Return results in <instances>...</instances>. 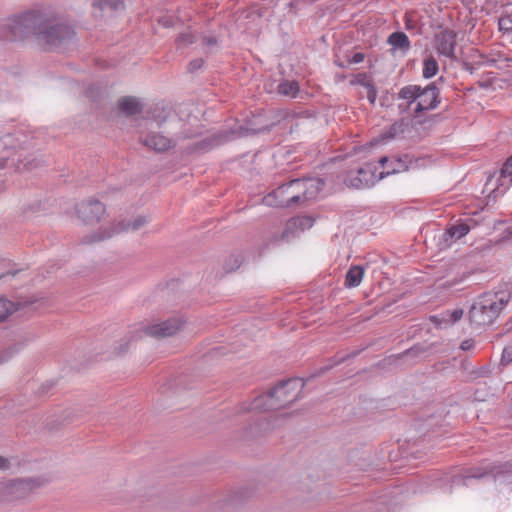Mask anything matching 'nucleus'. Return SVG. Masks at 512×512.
<instances>
[{
    "label": "nucleus",
    "mask_w": 512,
    "mask_h": 512,
    "mask_svg": "<svg viewBox=\"0 0 512 512\" xmlns=\"http://www.w3.org/2000/svg\"><path fill=\"white\" fill-rule=\"evenodd\" d=\"M12 38L34 36L43 46H58L71 39V28L47 11H29L12 18L8 24Z\"/></svg>",
    "instance_id": "f257e3e1"
},
{
    "label": "nucleus",
    "mask_w": 512,
    "mask_h": 512,
    "mask_svg": "<svg viewBox=\"0 0 512 512\" xmlns=\"http://www.w3.org/2000/svg\"><path fill=\"white\" fill-rule=\"evenodd\" d=\"M321 179H294L280 185L263 198L268 206L291 207L315 199L323 189Z\"/></svg>",
    "instance_id": "f03ea898"
},
{
    "label": "nucleus",
    "mask_w": 512,
    "mask_h": 512,
    "mask_svg": "<svg viewBox=\"0 0 512 512\" xmlns=\"http://www.w3.org/2000/svg\"><path fill=\"white\" fill-rule=\"evenodd\" d=\"M301 387L298 379L284 381L267 394L256 397L245 411L266 412L285 408L296 401Z\"/></svg>",
    "instance_id": "7ed1b4c3"
},
{
    "label": "nucleus",
    "mask_w": 512,
    "mask_h": 512,
    "mask_svg": "<svg viewBox=\"0 0 512 512\" xmlns=\"http://www.w3.org/2000/svg\"><path fill=\"white\" fill-rule=\"evenodd\" d=\"M186 322L184 316L175 315L159 323L140 324L138 327H133L124 337L125 347L121 348V352L127 350L129 342L139 339L144 335L156 339L175 336L184 329Z\"/></svg>",
    "instance_id": "20e7f679"
},
{
    "label": "nucleus",
    "mask_w": 512,
    "mask_h": 512,
    "mask_svg": "<svg viewBox=\"0 0 512 512\" xmlns=\"http://www.w3.org/2000/svg\"><path fill=\"white\" fill-rule=\"evenodd\" d=\"M149 221L150 219L148 216L138 215L133 219L113 222L106 227L100 228L93 234L84 236L81 241L85 244H94L105 241L129 230L138 231L145 227Z\"/></svg>",
    "instance_id": "39448f33"
},
{
    "label": "nucleus",
    "mask_w": 512,
    "mask_h": 512,
    "mask_svg": "<svg viewBox=\"0 0 512 512\" xmlns=\"http://www.w3.org/2000/svg\"><path fill=\"white\" fill-rule=\"evenodd\" d=\"M500 313V305L491 293L484 294L469 310V322L474 328H482L493 323Z\"/></svg>",
    "instance_id": "423d86ee"
},
{
    "label": "nucleus",
    "mask_w": 512,
    "mask_h": 512,
    "mask_svg": "<svg viewBox=\"0 0 512 512\" xmlns=\"http://www.w3.org/2000/svg\"><path fill=\"white\" fill-rule=\"evenodd\" d=\"M40 485V481L34 478L10 479L0 482V504L25 499Z\"/></svg>",
    "instance_id": "0eeeda50"
},
{
    "label": "nucleus",
    "mask_w": 512,
    "mask_h": 512,
    "mask_svg": "<svg viewBox=\"0 0 512 512\" xmlns=\"http://www.w3.org/2000/svg\"><path fill=\"white\" fill-rule=\"evenodd\" d=\"M384 177V172L377 174V166L373 163H367L357 170V175H348L345 183L349 187L364 188L374 185L377 181Z\"/></svg>",
    "instance_id": "6e6552de"
},
{
    "label": "nucleus",
    "mask_w": 512,
    "mask_h": 512,
    "mask_svg": "<svg viewBox=\"0 0 512 512\" xmlns=\"http://www.w3.org/2000/svg\"><path fill=\"white\" fill-rule=\"evenodd\" d=\"M314 224V220L310 216H296L289 219L285 228L280 235H274L271 238L273 243L278 241L289 242L290 240L296 238L300 233L304 232L307 229H310Z\"/></svg>",
    "instance_id": "1a4fd4ad"
},
{
    "label": "nucleus",
    "mask_w": 512,
    "mask_h": 512,
    "mask_svg": "<svg viewBox=\"0 0 512 512\" xmlns=\"http://www.w3.org/2000/svg\"><path fill=\"white\" fill-rule=\"evenodd\" d=\"M105 211V206L96 199L84 200L76 206L77 216L85 224L99 222Z\"/></svg>",
    "instance_id": "9d476101"
},
{
    "label": "nucleus",
    "mask_w": 512,
    "mask_h": 512,
    "mask_svg": "<svg viewBox=\"0 0 512 512\" xmlns=\"http://www.w3.org/2000/svg\"><path fill=\"white\" fill-rule=\"evenodd\" d=\"M439 104V89L432 83L422 88L420 86L419 96L415 107L413 108L414 114L418 115L420 112L435 109Z\"/></svg>",
    "instance_id": "9b49d317"
},
{
    "label": "nucleus",
    "mask_w": 512,
    "mask_h": 512,
    "mask_svg": "<svg viewBox=\"0 0 512 512\" xmlns=\"http://www.w3.org/2000/svg\"><path fill=\"white\" fill-rule=\"evenodd\" d=\"M139 141L147 148L158 153L166 152L175 146V142L172 139L156 131L141 132Z\"/></svg>",
    "instance_id": "f8f14e48"
},
{
    "label": "nucleus",
    "mask_w": 512,
    "mask_h": 512,
    "mask_svg": "<svg viewBox=\"0 0 512 512\" xmlns=\"http://www.w3.org/2000/svg\"><path fill=\"white\" fill-rule=\"evenodd\" d=\"M455 38L456 34L451 30L440 31L435 36V49L440 55L453 58L456 47Z\"/></svg>",
    "instance_id": "ddd939ff"
},
{
    "label": "nucleus",
    "mask_w": 512,
    "mask_h": 512,
    "mask_svg": "<svg viewBox=\"0 0 512 512\" xmlns=\"http://www.w3.org/2000/svg\"><path fill=\"white\" fill-rule=\"evenodd\" d=\"M464 311L462 309H454L447 311L440 316H431V321L440 328L448 327L459 321L463 317Z\"/></svg>",
    "instance_id": "4468645a"
},
{
    "label": "nucleus",
    "mask_w": 512,
    "mask_h": 512,
    "mask_svg": "<svg viewBox=\"0 0 512 512\" xmlns=\"http://www.w3.org/2000/svg\"><path fill=\"white\" fill-rule=\"evenodd\" d=\"M118 109L120 112L125 114L126 116H132L141 113L142 105L141 103L132 96H125L118 100L117 103Z\"/></svg>",
    "instance_id": "2eb2a0df"
},
{
    "label": "nucleus",
    "mask_w": 512,
    "mask_h": 512,
    "mask_svg": "<svg viewBox=\"0 0 512 512\" xmlns=\"http://www.w3.org/2000/svg\"><path fill=\"white\" fill-rule=\"evenodd\" d=\"M18 159L17 168L21 171H32L42 165L43 160L40 156L35 154H20Z\"/></svg>",
    "instance_id": "dca6fc26"
},
{
    "label": "nucleus",
    "mask_w": 512,
    "mask_h": 512,
    "mask_svg": "<svg viewBox=\"0 0 512 512\" xmlns=\"http://www.w3.org/2000/svg\"><path fill=\"white\" fill-rule=\"evenodd\" d=\"M234 134H235L234 131L224 132V133L218 134L212 138L205 139L197 144V149L205 150V149H209L215 145L222 144L226 141L233 139Z\"/></svg>",
    "instance_id": "f3484780"
},
{
    "label": "nucleus",
    "mask_w": 512,
    "mask_h": 512,
    "mask_svg": "<svg viewBox=\"0 0 512 512\" xmlns=\"http://www.w3.org/2000/svg\"><path fill=\"white\" fill-rule=\"evenodd\" d=\"M364 276V269L361 266H352L346 273L345 286L354 288L360 285Z\"/></svg>",
    "instance_id": "a211bd4d"
},
{
    "label": "nucleus",
    "mask_w": 512,
    "mask_h": 512,
    "mask_svg": "<svg viewBox=\"0 0 512 512\" xmlns=\"http://www.w3.org/2000/svg\"><path fill=\"white\" fill-rule=\"evenodd\" d=\"M24 306L22 302H12L5 298H0V322L7 319L14 312Z\"/></svg>",
    "instance_id": "6ab92c4d"
},
{
    "label": "nucleus",
    "mask_w": 512,
    "mask_h": 512,
    "mask_svg": "<svg viewBox=\"0 0 512 512\" xmlns=\"http://www.w3.org/2000/svg\"><path fill=\"white\" fill-rule=\"evenodd\" d=\"M388 43L397 49H400L404 52L408 51L410 48V41L407 35L403 32H394L388 37Z\"/></svg>",
    "instance_id": "aec40b11"
},
{
    "label": "nucleus",
    "mask_w": 512,
    "mask_h": 512,
    "mask_svg": "<svg viewBox=\"0 0 512 512\" xmlns=\"http://www.w3.org/2000/svg\"><path fill=\"white\" fill-rule=\"evenodd\" d=\"M420 86L419 85H407L399 90L398 97L403 100H407L409 105L417 101L419 96Z\"/></svg>",
    "instance_id": "412c9836"
},
{
    "label": "nucleus",
    "mask_w": 512,
    "mask_h": 512,
    "mask_svg": "<svg viewBox=\"0 0 512 512\" xmlns=\"http://www.w3.org/2000/svg\"><path fill=\"white\" fill-rule=\"evenodd\" d=\"M409 128V123L404 119L392 124L387 132H385V138L392 139L396 138L405 133Z\"/></svg>",
    "instance_id": "4be33fe9"
},
{
    "label": "nucleus",
    "mask_w": 512,
    "mask_h": 512,
    "mask_svg": "<svg viewBox=\"0 0 512 512\" xmlns=\"http://www.w3.org/2000/svg\"><path fill=\"white\" fill-rule=\"evenodd\" d=\"M278 92L283 96L294 98L299 92V85L296 81H285L279 84Z\"/></svg>",
    "instance_id": "5701e85b"
},
{
    "label": "nucleus",
    "mask_w": 512,
    "mask_h": 512,
    "mask_svg": "<svg viewBox=\"0 0 512 512\" xmlns=\"http://www.w3.org/2000/svg\"><path fill=\"white\" fill-rule=\"evenodd\" d=\"M438 69V63L433 56L426 58L423 63V77L426 79L432 78L437 74Z\"/></svg>",
    "instance_id": "b1692460"
},
{
    "label": "nucleus",
    "mask_w": 512,
    "mask_h": 512,
    "mask_svg": "<svg viewBox=\"0 0 512 512\" xmlns=\"http://www.w3.org/2000/svg\"><path fill=\"white\" fill-rule=\"evenodd\" d=\"M95 7H98L100 10H121L124 8V4L120 0H97L93 4Z\"/></svg>",
    "instance_id": "393cba45"
},
{
    "label": "nucleus",
    "mask_w": 512,
    "mask_h": 512,
    "mask_svg": "<svg viewBox=\"0 0 512 512\" xmlns=\"http://www.w3.org/2000/svg\"><path fill=\"white\" fill-rule=\"evenodd\" d=\"M470 228L466 223H460L457 225L451 226L447 230V234L452 239H460L465 236L469 232Z\"/></svg>",
    "instance_id": "a878e982"
},
{
    "label": "nucleus",
    "mask_w": 512,
    "mask_h": 512,
    "mask_svg": "<svg viewBox=\"0 0 512 512\" xmlns=\"http://www.w3.org/2000/svg\"><path fill=\"white\" fill-rule=\"evenodd\" d=\"M407 164L401 158L394 157L391 159V168H389L385 173V175L400 173L402 171L407 170Z\"/></svg>",
    "instance_id": "bb28decb"
},
{
    "label": "nucleus",
    "mask_w": 512,
    "mask_h": 512,
    "mask_svg": "<svg viewBox=\"0 0 512 512\" xmlns=\"http://www.w3.org/2000/svg\"><path fill=\"white\" fill-rule=\"evenodd\" d=\"M499 29L504 32H512V11L502 15L498 20Z\"/></svg>",
    "instance_id": "cd10ccee"
},
{
    "label": "nucleus",
    "mask_w": 512,
    "mask_h": 512,
    "mask_svg": "<svg viewBox=\"0 0 512 512\" xmlns=\"http://www.w3.org/2000/svg\"><path fill=\"white\" fill-rule=\"evenodd\" d=\"M241 265V260L238 256L230 255L224 264V269L226 272H233L238 269Z\"/></svg>",
    "instance_id": "c85d7f7f"
},
{
    "label": "nucleus",
    "mask_w": 512,
    "mask_h": 512,
    "mask_svg": "<svg viewBox=\"0 0 512 512\" xmlns=\"http://www.w3.org/2000/svg\"><path fill=\"white\" fill-rule=\"evenodd\" d=\"M500 175L503 180L509 178L508 183L512 181V156L503 164Z\"/></svg>",
    "instance_id": "c756f323"
},
{
    "label": "nucleus",
    "mask_w": 512,
    "mask_h": 512,
    "mask_svg": "<svg viewBox=\"0 0 512 512\" xmlns=\"http://www.w3.org/2000/svg\"><path fill=\"white\" fill-rule=\"evenodd\" d=\"M366 97L371 104H374L377 98V90L371 82H365Z\"/></svg>",
    "instance_id": "7c9ffc66"
},
{
    "label": "nucleus",
    "mask_w": 512,
    "mask_h": 512,
    "mask_svg": "<svg viewBox=\"0 0 512 512\" xmlns=\"http://www.w3.org/2000/svg\"><path fill=\"white\" fill-rule=\"evenodd\" d=\"M177 41H178L179 45L187 46L194 42V35L190 31L184 32V33L180 34Z\"/></svg>",
    "instance_id": "2f4dec72"
},
{
    "label": "nucleus",
    "mask_w": 512,
    "mask_h": 512,
    "mask_svg": "<svg viewBox=\"0 0 512 512\" xmlns=\"http://www.w3.org/2000/svg\"><path fill=\"white\" fill-rule=\"evenodd\" d=\"M13 142L14 138L10 134L0 137V150H6L8 147L12 146Z\"/></svg>",
    "instance_id": "473e14b6"
},
{
    "label": "nucleus",
    "mask_w": 512,
    "mask_h": 512,
    "mask_svg": "<svg viewBox=\"0 0 512 512\" xmlns=\"http://www.w3.org/2000/svg\"><path fill=\"white\" fill-rule=\"evenodd\" d=\"M268 129V125H266L265 127H260V128H240L239 132H238V135L239 136H242V135H248V134H255V133H260V132H263L265 130Z\"/></svg>",
    "instance_id": "72a5a7b5"
},
{
    "label": "nucleus",
    "mask_w": 512,
    "mask_h": 512,
    "mask_svg": "<svg viewBox=\"0 0 512 512\" xmlns=\"http://www.w3.org/2000/svg\"><path fill=\"white\" fill-rule=\"evenodd\" d=\"M501 361L506 364H508L512 361V345H508L504 348V350L502 352Z\"/></svg>",
    "instance_id": "f704fd0d"
},
{
    "label": "nucleus",
    "mask_w": 512,
    "mask_h": 512,
    "mask_svg": "<svg viewBox=\"0 0 512 512\" xmlns=\"http://www.w3.org/2000/svg\"><path fill=\"white\" fill-rule=\"evenodd\" d=\"M203 63H204V61H203V59H202V58L194 59V60H192V61L189 63V65H188V70H189L190 72H194V71H196V70L200 69V68L203 66Z\"/></svg>",
    "instance_id": "c9c22d12"
},
{
    "label": "nucleus",
    "mask_w": 512,
    "mask_h": 512,
    "mask_svg": "<svg viewBox=\"0 0 512 512\" xmlns=\"http://www.w3.org/2000/svg\"><path fill=\"white\" fill-rule=\"evenodd\" d=\"M202 43L205 46L212 47L217 44V39L214 36H205L202 39Z\"/></svg>",
    "instance_id": "e433bc0d"
},
{
    "label": "nucleus",
    "mask_w": 512,
    "mask_h": 512,
    "mask_svg": "<svg viewBox=\"0 0 512 512\" xmlns=\"http://www.w3.org/2000/svg\"><path fill=\"white\" fill-rule=\"evenodd\" d=\"M364 60L363 53H355L351 59L348 60L349 64H358Z\"/></svg>",
    "instance_id": "4c0bfd02"
},
{
    "label": "nucleus",
    "mask_w": 512,
    "mask_h": 512,
    "mask_svg": "<svg viewBox=\"0 0 512 512\" xmlns=\"http://www.w3.org/2000/svg\"><path fill=\"white\" fill-rule=\"evenodd\" d=\"M474 345H475V342L472 339H467L461 343L460 348L464 351H467V350L472 349L474 347Z\"/></svg>",
    "instance_id": "58836bf2"
},
{
    "label": "nucleus",
    "mask_w": 512,
    "mask_h": 512,
    "mask_svg": "<svg viewBox=\"0 0 512 512\" xmlns=\"http://www.w3.org/2000/svg\"><path fill=\"white\" fill-rule=\"evenodd\" d=\"M495 296L496 302L500 305V311L502 310L503 306L508 302V298H505L504 296H499L498 294H493Z\"/></svg>",
    "instance_id": "ea45409f"
},
{
    "label": "nucleus",
    "mask_w": 512,
    "mask_h": 512,
    "mask_svg": "<svg viewBox=\"0 0 512 512\" xmlns=\"http://www.w3.org/2000/svg\"><path fill=\"white\" fill-rule=\"evenodd\" d=\"M422 351V348L420 347H413L410 350H407L404 353V356H416Z\"/></svg>",
    "instance_id": "a19ab883"
},
{
    "label": "nucleus",
    "mask_w": 512,
    "mask_h": 512,
    "mask_svg": "<svg viewBox=\"0 0 512 512\" xmlns=\"http://www.w3.org/2000/svg\"><path fill=\"white\" fill-rule=\"evenodd\" d=\"M356 82L365 87V82H371V81L368 79L366 74H359L357 76Z\"/></svg>",
    "instance_id": "79ce46f5"
},
{
    "label": "nucleus",
    "mask_w": 512,
    "mask_h": 512,
    "mask_svg": "<svg viewBox=\"0 0 512 512\" xmlns=\"http://www.w3.org/2000/svg\"><path fill=\"white\" fill-rule=\"evenodd\" d=\"M8 467H9V461L6 458L0 456V469L5 470Z\"/></svg>",
    "instance_id": "37998d69"
},
{
    "label": "nucleus",
    "mask_w": 512,
    "mask_h": 512,
    "mask_svg": "<svg viewBox=\"0 0 512 512\" xmlns=\"http://www.w3.org/2000/svg\"><path fill=\"white\" fill-rule=\"evenodd\" d=\"M10 156V154L8 153L7 155H4L1 157L0 159V169H2L4 166H5V161L6 159Z\"/></svg>",
    "instance_id": "c03bdc74"
},
{
    "label": "nucleus",
    "mask_w": 512,
    "mask_h": 512,
    "mask_svg": "<svg viewBox=\"0 0 512 512\" xmlns=\"http://www.w3.org/2000/svg\"><path fill=\"white\" fill-rule=\"evenodd\" d=\"M389 161H391V160H390L388 157H381V158L379 159V164H380L381 166H384V165H385L387 162H389Z\"/></svg>",
    "instance_id": "a18cd8bd"
},
{
    "label": "nucleus",
    "mask_w": 512,
    "mask_h": 512,
    "mask_svg": "<svg viewBox=\"0 0 512 512\" xmlns=\"http://www.w3.org/2000/svg\"><path fill=\"white\" fill-rule=\"evenodd\" d=\"M479 477H482V474H479V475H477V474H468V475H466L464 477V480H469L471 478H479Z\"/></svg>",
    "instance_id": "49530a36"
},
{
    "label": "nucleus",
    "mask_w": 512,
    "mask_h": 512,
    "mask_svg": "<svg viewBox=\"0 0 512 512\" xmlns=\"http://www.w3.org/2000/svg\"><path fill=\"white\" fill-rule=\"evenodd\" d=\"M8 355H0V364L3 363L5 360L8 359Z\"/></svg>",
    "instance_id": "de8ad7c7"
},
{
    "label": "nucleus",
    "mask_w": 512,
    "mask_h": 512,
    "mask_svg": "<svg viewBox=\"0 0 512 512\" xmlns=\"http://www.w3.org/2000/svg\"><path fill=\"white\" fill-rule=\"evenodd\" d=\"M190 137H191L190 135L183 134L182 139H186V138H190Z\"/></svg>",
    "instance_id": "09e8293b"
},
{
    "label": "nucleus",
    "mask_w": 512,
    "mask_h": 512,
    "mask_svg": "<svg viewBox=\"0 0 512 512\" xmlns=\"http://www.w3.org/2000/svg\"><path fill=\"white\" fill-rule=\"evenodd\" d=\"M406 26L409 28L411 26L410 20H407Z\"/></svg>",
    "instance_id": "8fccbe9b"
},
{
    "label": "nucleus",
    "mask_w": 512,
    "mask_h": 512,
    "mask_svg": "<svg viewBox=\"0 0 512 512\" xmlns=\"http://www.w3.org/2000/svg\"><path fill=\"white\" fill-rule=\"evenodd\" d=\"M406 26L409 28L411 26L410 20H407Z\"/></svg>",
    "instance_id": "3c124183"
},
{
    "label": "nucleus",
    "mask_w": 512,
    "mask_h": 512,
    "mask_svg": "<svg viewBox=\"0 0 512 512\" xmlns=\"http://www.w3.org/2000/svg\"><path fill=\"white\" fill-rule=\"evenodd\" d=\"M6 274H0V280L5 276Z\"/></svg>",
    "instance_id": "603ef678"
}]
</instances>
